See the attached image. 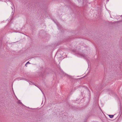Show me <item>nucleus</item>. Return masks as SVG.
<instances>
[{
	"mask_svg": "<svg viewBox=\"0 0 122 122\" xmlns=\"http://www.w3.org/2000/svg\"><path fill=\"white\" fill-rule=\"evenodd\" d=\"M109 117L111 118H112L113 117V115H109Z\"/></svg>",
	"mask_w": 122,
	"mask_h": 122,
	"instance_id": "f257e3e1",
	"label": "nucleus"
},
{
	"mask_svg": "<svg viewBox=\"0 0 122 122\" xmlns=\"http://www.w3.org/2000/svg\"><path fill=\"white\" fill-rule=\"evenodd\" d=\"M29 63V62H27L26 63V64H25V66H26V65H27V64H28V63Z\"/></svg>",
	"mask_w": 122,
	"mask_h": 122,
	"instance_id": "f03ea898",
	"label": "nucleus"
}]
</instances>
